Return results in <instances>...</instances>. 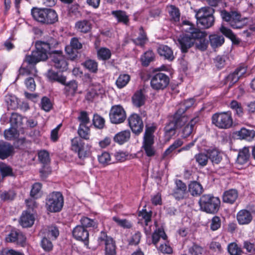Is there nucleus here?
<instances>
[{
  "mask_svg": "<svg viewBox=\"0 0 255 255\" xmlns=\"http://www.w3.org/2000/svg\"><path fill=\"white\" fill-rule=\"evenodd\" d=\"M58 44L57 39L51 36L47 37L44 40L37 41L35 44L36 50L26 56L25 61L31 64L45 61L48 58V53L53 52L52 49L56 48Z\"/></svg>",
  "mask_w": 255,
  "mask_h": 255,
  "instance_id": "nucleus-1",
  "label": "nucleus"
},
{
  "mask_svg": "<svg viewBox=\"0 0 255 255\" xmlns=\"http://www.w3.org/2000/svg\"><path fill=\"white\" fill-rule=\"evenodd\" d=\"M33 18L43 24H52L58 21V15L51 8H33L31 10Z\"/></svg>",
  "mask_w": 255,
  "mask_h": 255,
  "instance_id": "nucleus-2",
  "label": "nucleus"
},
{
  "mask_svg": "<svg viewBox=\"0 0 255 255\" xmlns=\"http://www.w3.org/2000/svg\"><path fill=\"white\" fill-rule=\"evenodd\" d=\"M220 200L218 197L210 194H205L201 196L199 204L201 209L208 213H216L220 206Z\"/></svg>",
  "mask_w": 255,
  "mask_h": 255,
  "instance_id": "nucleus-3",
  "label": "nucleus"
},
{
  "mask_svg": "<svg viewBox=\"0 0 255 255\" xmlns=\"http://www.w3.org/2000/svg\"><path fill=\"white\" fill-rule=\"evenodd\" d=\"M212 123L219 129H229L233 125V119L230 112L217 113L212 117Z\"/></svg>",
  "mask_w": 255,
  "mask_h": 255,
  "instance_id": "nucleus-4",
  "label": "nucleus"
},
{
  "mask_svg": "<svg viewBox=\"0 0 255 255\" xmlns=\"http://www.w3.org/2000/svg\"><path fill=\"white\" fill-rule=\"evenodd\" d=\"M64 203L63 197L59 192H53L46 199V208L50 212H57L61 210Z\"/></svg>",
  "mask_w": 255,
  "mask_h": 255,
  "instance_id": "nucleus-5",
  "label": "nucleus"
},
{
  "mask_svg": "<svg viewBox=\"0 0 255 255\" xmlns=\"http://www.w3.org/2000/svg\"><path fill=\"white\" fill-rule=\"evenodd\" d=\"M26 67L20 68L19 70V76H27L24 80V84L27 89L30 91H34L36 88V84L33 76H35L37 73L35 64H29Z\"/></svg>",
  "mask_w": 255,
  "mask_h": 255,
  "instance_id": "nucleus-6",
  "label": "nucleus"
},
{
  "mask_svg": "<svg viewBox=\"0 0 255 255\" xmlns=\"http://www.w3.org/2000/svg\"><path fill=\"white\" fill-rule=\"evenodd\" d=\"M221 15L223 19L228 22L233 28H241L245 24V21L241 18V14L237 12L222 10Z\"/></svg>",
  "mask_w": 255,
  "mask_h": 255,
  "instance_id": "nucleus-7",
  "label": "nucleus"
},
{
  "mask_svg": "<svg viewBox=\"0 0 255 255\" xmlns=\"http://www.w3.org/2000/svg\"><path fill=\"white\" fill-rule=\"evenodd\" d=\"M189 31L188 33H183L178 38V45L182 52L186 53L188 49L192 47L195 43V33L196 30Z\"/></svg>",
  "mask_w": 255,
  "mask_h": 255,
  "instance_id": "nucleus-8",
  "label": "nucleus"
},
{
  "mask_svg": "<svg viewBox=\"0 0 255 255\" xmlns=\"http://www.w3.org/2000/svg\"><path fill=\"white\" fill-rule=\"evenodd\" d=\"M169 82L168 76L163 73H157L150 77V86L156 91L164 90L168 86Z\"/></svg>",
  "mask_w": 255,
  "mask_h": 255,
  "instance_id": "nucleus-9",
  "label": "nucleus"
},
{
  "mask_svg": "<svg viewBox=\"0 0 255 255\" xmlns=\"http://www.w3.org/2000/svg\"><path fill=\"white\" fill-rule=\"evenodd\" d=\"M99 245L105 246V255H116V245L115 242L111 237L108 236L106 233L101 232L98 238Z\"/></svg>",
  "mask_w": 255,
  "mask_h": 255,
  "instance_id": "nucleus-10",
  "label": "nucleus"
},
{
  "mask_svg": "<svg viewBox=\"0 0 255 255\" xmlns=\"http://www.w3.org/2000/svg\"><path fill=\"white\" fill-rule=\"evenodd\" d=\"M126 111L121 105H114L112 107L109 113L110 120L112 123H122L126 119Z\"/></svg>",
  "mask_w": 255,
  "mask_h": 255,
  "instance_id": "nucleus-11",
  "label": "nucleus"
},
{
  "mask_svg": "<svg viewBox=\"0 0 255 255\" xmlns=\"http://www.w3.org/2000/svg\"><path fill=\"white\" fill-rule=\"evenodd\" d=\"M183 124L179 119L171 118L164 128L165 137L168 140H169L175 134L177 129L181 127Z\"/></svg>",
  "mask_w": 255,
  "mask_h": 255,
  "instance_id": "nucleus-12",
  "label": "nucleus"
},
{
  "mask_svg": "<svg viewBox=\"0 0 255 255\" xmlns=\"http://www.w3.org/2000/svg\"><path fill=\"white\" fill-rule=\"evenodd\" d=\"M71 149L78 153L80 159L87 157L89 153V150L85 147L83 141L78 137L72 139Z\"/></svg>",
  "mask_w": 255,
  "mask_h": 255,
  "instance_id": "nucleus-13",
  "label": "nucleus"
},
{
  "mask_svg": "<svg viewBox=\"0 0 255 255\" xmlns=\"http://www.w3.org/2000/svg\"><path fill=\"white\" fill-rule=\"evenodd\" d=\"M247 72V67L240 66L237 68L235 71L230 73L225 80V83L228 84L229 87H232L237 83L240 78L242 77Z\"/></svg>",
  "mask_w": 255,
  "mask_h": 255,
  "instance_id": "nucleus-14",
  "label": "nucleus"
},
{
  "mask_svg": "<svg viewBox=\"0 0 255 255\" xmlns=\"http://www.w3.org/2000/svg\"><path fill=\"white\" fill-rule=\"evenodd\" d=\"M51 61L53 66L57 69L63 72L68 69V62L66 57L62 54V52L53 51V54L51 56Z\"/></svg>",
  "mask_w": 255,
  "mask_h": 255,
  "instance_id": "nucleus-15",
  "label": "nucleus"
},
{
  "mask_svg": "<svg viewBox=\"0 0 255 255\" xmlns=\"http://www.w3.org/2000/svg\"><path fill=\"white\" fill-rule=\"evenodd\" d=\"M82 44L77 37L71 38L70 45L65 47V51L71 60H73L78 57V50L82 48Z\"/></svg>",
  "mask_w": 255,
  "mask_h": 255,
  "instance_id": "nucleus-16",
  "label": "nucleus"
},
{
  "mask_svg": "<svg viewBox=\"0 0 255 255\" xmlns=\"http://www.w3.org/2000/svg\"><path fill=\"white\" fill-rule=\"evenodd\" d=\"M128 125L132 132L138 134L142 132L143 123L141 118L136 114L131 115L128 119Z\"/></svg>",
  "mask_w": 255,
  "mask_h": 255,
  "instance_id": "nucleus-17",
  "label": "nucleus"
},
{
  "mask_svg": "<svg viewBox=\"0 0 255 255\" xmlns=\"http://www.w3.org/2000/svg\"><path fill=\"white\" fill-rule=\"evenodd\" d=\"M10 127L4 131V136L7 140H13L16 138V114L13 112L11 113L9 119Z\"/></svg>",
  "mask_w": 255,
  "mask_h": 255,
  "instance_id": "nucleus-18",
  "label": "nucleus"
},
{
  "mask_svg": "<svg viewBox=\"0 0 255 255\" xmlns=\"http://www.w3.org/2000/svg\"><path fill=\"white\" fill-rule=\"evenodd\" d=\"M72 234L76 240L85 242V245L88 244L89 232L83 226H76L73 230Z\"/></svg>",
  "mask_w": 255,
  "mask_h": 255,
  "instance_id": "nucleus-19",
  "label": "nucleus"
},
{
  "mask_svg": "<svg viewBox=\"0 0 255 255\" xmlns=\"http://www.w3.org/2000/svg\"><path fill=\"white\" fill-rule=\"evenodd\" d=\"M14 153V147L10 143L0 140V159H5Z\"/></svg>",
  "mask_w": 255,
  "mask_h": 255,
  "instance_id": "nucleus-20",
  "label": "nucleus"
},
{
  "mask_svg": "<svg viewBox=\"0 0 255 255\" xmlns=\"http://www.w3.org/2000/svg\"><path fill=\"white\" fill-rule=\"evenodd\" d=\"M176 186L173 192V196L178 200L186 197L188 193L186 184L180 180H176Z\"/></svg>",
  "mask_w": 255,
  "mask_h": 255,
  "instance_id": "nucleus-21",
  "label": "nucleus"
},
{
  "mask_svg": "<svg viewBox=\"0 0 255 255\" xmlns=\"http://www.w3.org/2000/svg\"><path fill=\"white\" fill-rule=\"evenodd\" d=\"M157 52L161 57L169 61H172L175 58L172 48L167 45H159L157 48Z\"/></svg>",
  "mask_w": 255,
  "mask_h": 255,
  "instance_id": "nucleus-22",
  "label": "nucleus"
},
{
  "mask_svg": "<svg viewBox=\"0 0 255 255\" xmlns=\"http://www.w3.org/2000/svg\"><path fill=\"white\" fill-rule=\"evenodd\" d=\"M196 31V32L195 35V43L194 44H195L196 47L197 49L201 51H204L207 47V43L205 40L206 34L204 32L201 31L200 30Z\"/></svg>",
  "mask_w": 255,
  "mask_h": 255,
  "instance_id": "nucleus-23",
  "label": "nucleus"
},
{
  "mask_svg": "<svg viewBox=\"0 0 255 255\" xmlns=\"http://www.w3.org/2000/svg\"><path fill=\"white\" fill-rule=\"evenodd\" d=\"M237 219L240 225H247L251 222L253 220V216L250 211L243 209L237 213Z\"/></svg>",
  "mask_w": 255,
  "mask_h": 255,
  "instance_id": "nucleus-24",
  "label": "nucleus"
},
{
  "mask_svg": "<svg viewBox=\"0 0 255 255\" xmlns=\"http://www.w3.org/2000/svg\"><path fill=\"white\" fill-rule=\"evenodd\" d=\"M238 198V192L236 189H231L224 192L223 195V201L232 204Z\"/></svg>",
  "mask_w": 255,
  "mask_h": 255,
  "instance_id": "nucleus-25",
  "label": "nucleus"
},
{
  "mask_svg": "<svg viewBox=\"0 0 255 255\" xmlns=\"http://www.w3.org/2000/svg\"><path fill=\"white\" fill-rule=\"evenodd\" d=\"M237 135L240 139L251 141L255 137V131L253 129L242 128L240 130L237 131Z\"/></svg>",
  "mask_w": 255,
  "mask_h": 255,
  "instance_id": "nucleus-26",
  "label": "nucleus"
},
{
  "mask_svg": "<svg viewBox=\"0 0 255 255\" xmlns=\"http://www.w3.org/2000/svg\"><path fill=\"white\" fill-rule=\"evenodd\" d=\"M75 28L80 32L87 33L91 31L92 24L89 20L83 19L79 20L75 23Z\"/></svg>",
  "mask_w": 255,
  "mask_h": 255,
  "instance_id": "nucleus-27",
  "label": "nucleus"
},
{
  "mask_svg": "<svg viewBox=\"0 0 255 255\" xmlns=\"http://www.w3.org/2000/svg\"><path fill=\"white\" fill-rule=\"evenodd\" d=\"M34 220L33 214L24 212L21 216L19 223L23 227H29L34 224Z\"/></svg>",
  "mask_w": 255,
  "mask_h": 255,
  "instance_id": "nucleus-28",
  "label": "nucleus"
},
{
  "mask_svg": "<svg viewBox=\"0 0 255 255\" xmlns=\"http://www.w3.org/2000/svg\"><path fill=\"white\" fill-rule=\"evenodd\" d=\"M188 191L193 196H199L203 192L202 185L196 181L190 182L188 185Z\"/></svg>",
  "mask_w": 255,
  "mask_h": 255,
  "instance_id": "nucleus-29",
  "label": "nucleus"
},
{
  "mask_svg": "<svg viewBox=\"0 0 255 255\" xmlns=\"http://www.w3.org/2000/svg\"><path fill=\"white\" fill-rule=\"evenodd\" d=\"M111 13L117 19L118 22L122 23L125 25L128 24L129 18L126 11L121 10H113L111 12Z\"/></svg>",
  "mask_w": 255,
  "mask_h": 255,
  "instance_id": "nucleus-30",
  "label": "nucleus"
},
{
  "mask_svg": "<svg viewBox=\"0 0 255 255\" xmlns=\"http://www.w3.org/2000/svg\"><path fill=\"white\" fill-rule=\"evenodd\" d=\"M145 97L141 90L136 91L132 97L133 105L137 108H139L144 105Z\"/></svg>",
  "mask_w": 255,
  "mask_h": 255,
  "instance_id": "nucleus-31",
  "label": "nucleus"
},
{
  "mask_svg": "<svg viewBox=\"0 0 255 255\" xmlns=\"http://www.w3.org/2000/svg\"><path fill=\"white\" fill-rule=\"evenodd\" d=\"M154 140H143L142 148L148 157H153L156 154V150L153 146Z\"/></svg>",
  "mask_w": 255,
  "mask_h": 255,
  "instance_id": "nucleus-32",
  "label": "nucleus"
},
{
  "mask_svg": "<svg viewBox=\"0 0 255 255\" xmlns=\"http://www.w3.org/2000/svg\"><path fill=\"white\" fill-rule=\"evenodd\" d=\"M130 137V132L129 130H125L116 134L114 137V140L119 144H123L128 141Z\"/></svg>",
  "mask_w": 255,
  "mask_h": 255,
  "instance_id": "nucleus-33",
  "label": "nucleus"
},
{
  "mask_svg": "<svg viewBox=\"0 0 255 255\" xmlns=\"http://www.w3.org/2000/svg\"><path fill=\"white\" fill-rule=\"evenodd\" d=\"M214 9L210 7H204L199 9L196 12L195 16L197 20L209 16H214Z\"/></svg>",
  "mask_w": 255,
  "mask_h": 255,
  "instance_id": "nucleus-34",
  "label": "nucleus"
},
{
  "mask_svg": "<svg viewBox=\"0 0 255 255\" xmlns=\"http://www.w3.org/2000/svg\"><path fill=\"white\" fill-rule=\"evenodd\" d=\"M207 154L209 159L213 164H219L222 160V154L218 149H209Z\"/></svg>",
  "mask_w": 255,
  "mask_h": 255,
  "instance_id": "nucleus-35",
  "label": "nucleus"
},
{
  "mask_svg": "<svg viewBox=\"0 0 255 255\" xmlns=\"http://www.w3.org/2000/svg\"><path fill=\"white\" fill-rule=\"evenodd\" d=\"M47 77L51 81H57L63 85H66V77L59 75L57 72L49 70L47 73Z\"/></svg>",
  "mask_w": 255,
  "mask_h": 255,
  "instance_id": "nucleus-36",
  "label": "nucleus"
},
{
  "mask_svg": "<svg viewBox=\"0 0 255 255\" xmlns=\"http://www.w3.org/2000/svg\"><path fill=\"white\" fill-rule=\"evenodd\" d=\"M250 156L249 147H244L242 150H240L237 161L240 164H244L248 161Z\"/></svg>",
  "mask_w": 255,
  "mask_h": 255,
  "instance_id": "nucleus-37",
  "label": "nucleus"
},
{
  "mask_svg": "<svg viewBox=\"0 0 255 255\" xmlns=\"http://www.w3.org/2000/svg\"><path fill=\"white\" fill-rule=\"evenodd\" d=\"M97 49V57L99 60L106 61L111 57L112 53L111 50L106 47H96Z\"/></svg>",
  "mask_w": 255,
  "mask_h": 255,
  "instance_id": "nucleus-38",
  "label": "nucleus"
},
{
  "mask_svg": "<svg viewBox=\"0 0 255 255\" xmlns=\"http://www.w3.org/2000/svg\"><path fill=\"white\" fill-rule=\"evenodd\" d=\"M198 118H195L192 119L190 123L184 127L182 131V136L183 138H186L191 134L193 130L194 125L198 122Z\"/></svg>",
  "mask_w": 255,
  "mask_h": 255,
  "instance_id": "nucleus-39",
  "label": "nucleus"
},
{
  "mask_svg": "<svg viewBox=\"0 0 255 255\" xmlns=\"http://www.w3.org/2000/svg\"><path fill=\"white\" fill-rule=\"evenodd\" d=\"M188 253L189 255H202L204 252L203 248L195 243L192 242L187 246Z\"/></svg>",
  "mask_w": 255,
  "mask_h": 255,
  "instance_id": "nucleus-40",
  "label": "nucleus"
},
{
  "mask_svg": "<svg viewBox=\"0 0 255 255\" xmlns=\"http://www.w3.org/2000/svg\"><path fill=\"white\" fill-rule=\"evenodd\" d=\"M155 59V54L153 52L149 50L145 52L141 57L142 65L144 66H147L149 63Z\"/></svg>",
  "mask_w": 255,
  "mask_h": 255,
  "instance_id": "nucleus-41",
  "label": "nucleus"
},
{
  "mask_svg": "<svg viewBox=\"0 0 255 255\" xmlns=\"http://www.w3.org/2000/svg\"><path fill=\"white\" fill-rule=\"evenodd\" d=\"M210 43L213 48L221 46L224 42V38L222 35L217 34L211 35L209 36Z\"/></svg>",
  "mask_w": 255,
  "mask_h": 255,
  "instance_id": "nucleus-42",
  "label": "nucleus"
},
{
  "mask_svg": "<svg viewBox=\"0 0 255 255\" xmlns=\"http://www.w3.org/2000/svg\"><path fill=\"white\" fill-rule=\"evenodd\" d=\"M220 31L225 36L230 38L233 43L238 44L240 42L239 39L237 38L236 35L233 33L232 31L230 29L226 27L223 25H222L220 28Z\"/></svg>",
  "mask_w": 255,
  "mask_h": 255,
  "instance_id": "nucleus-43",
  "label": "nucleus"
},
{
  "mask_svg": "<svg viewBox=\"0 0 255 255\" xmlns=\"http://www.w3.org/2000/svg\"><path fill=\"white\" fill-rule=\"evenodd\" d=\"M148 38L143 27H140L139 29V36L135 39H133L134 43L137 45L143 46L147 41Z\"/></svg>",
  "mask_w": 255,
  "mask_h": 255,
  "instance_id": "nucleus-44",
  "label": "nucleus"
},
{
  "mask_svg": "<svg viewBox=\"0 0 255 255\" xmlns=\"http://www.w3.org/2000/svg\"><path fill=\"white\" fill-rule=\"evenodd\" d=\"M229 107L235 112L238 117H242L243 116L244 110L241 103L236 100H232L230 103Z\"/></svg>",
  "mask_w": 255,
  "mask_h": 255,
  "instance_id": "nucleus-45",
  "label": "nucleus"
},
{
  "mask_svg": "<svg viewBox=\"0 0 255 255\" xmlns=\"http://www.w3.org/2000/svg\"><path fill=\"white\" fill-rule=\"evenodd\" d=\"M196 162L200 167H204L207 165L208 163L209 156L208 154L199 153L194 156Z\"/></svg>",
  "mask_w": 255,
  "mask_h": 255,
  "instance_id": "nucleus-46",
  "label": "nucleus"
},
{
  "mask_svg": "<svg viewBox=\"0 0 255 255\" xmlns=\"http://www.w3.org/2000/svg\"><path fill=\"white\" fill-rule=\"evenodd\" d=\"M81 226L84 228H92L96 229L98 227V223L94 220L91 219L88 217H83L80 220Z\"/></svg>",
  "mask_w": 255,
  "mask_h": 255,
  "instance_id": "nucleus-47",
  "label": "nucleus"
},
{
  "mask_svg": "<svg viewBox=\"0 0 255 255\" xmlns=\"http://www.w3.org/2000/svg\"><path fill=\"white\" fill-rule=\"evenodd\" d=\"M161 238L164 240H166L167 237L164 231L159 229L155 231L152 234V243L154 245H156Z\"/></svg>",
  "mask_w": 255,
  "mask_h": 255,
  "instance_id": "nucleus-48",
  "label": "nucleus"
},
{
  "mask_svg": "<svg viewBox=\"0 0 255 255\" xmlns=\"http://www.w3.org/2000/svg\"><path fill=\"white\" fill-rule=\"evenodd\" d=\"M100 86H95L91 88L87 92L86 95V99L90 102L93 101L96 97L98 96L99 93L100 91Z\"/></svg>",
  "mask_w": 255,
  "mask_h": 255,
  "instance_id": "nucleus-49",
  "label": "nucleus"
},
{
  "mask_svg": "<svg viewBox=\"0 0 255 255\" xmlns=\"http://www.w3.org/2000/svg\"><path fill=\"white\" fill-rule=\"evenodd\" d=\"M130 80V76L128 74H121L116 81V85L119 88L126 86Z\"/></svg>",
  "mask_w": 255,
  "mask_h": 255,
  "instance_id": "nucleus-50",
  "label": "nucleus"
},
{
  "mask_svg": "<svg viewBox=\"0 0 255 255\" xmlns=\"http://www.w3.org/2000/svg\"><path fill=\"white\" fill-rule=\"evenodd\" d=\"M215 18L214 16H209L197 20V24H201L203 27L208 28L211 27L214 23Z\"/></svg>",
  "mask_w": 255,
  "mask_h": 255,
  "instance_id": "nucleus-51",
  "label": "nucleus"
},
{
  "mask_svg": "<svg viewBox=\"0 0 255 255\" xmlns=\"http://www.w3.org/2000/svg\"><path fill=\"white\" fill-rule=\"evenodd\" d=\"M186 110L187 108L185 107V105H183L182 103H181L178 106L176 112L172 118H176V119H179L180 120H181V121H182V123L184 124L185 122L186 118L184 116H182V115Z\"/></svg>",
  "mask_w": 255,
  "mask_h": 255,
  "instance_id": "nucleus-52",
  "label": "nucleus"
},
{
  "mask_svg": "<svg viewBox=\"0 0 255 255\" xmlns=\"http://www.w3.org/2000/svg\"><path fill=\"white\" fill-rule=\"evenodd\" d=\"M16 97L14 95L8 94L5 97V102L8 110H15L16 108Z\"/></svg>",
  "mask_w": 255,
  "mask_h": 255,
  "instance_id": "nucleus-53",
  "label": "nucleus"
},
{
  "mask_svg": "<svg viewBox=\"0 0 255 255\" xmlns=\"http://www.w3.org/2000/svg\"><path fill=\"white\" fill-rule=\"evenodd\" d=\"M0 172L1 173L2 179L6 176L13 175L12 168L3 162H0Z\"/></svg>",
  "mask_w": 255,
  "mask_h": 255,
  "instance_id": "nucleus-54",
  "label": "nucleus"
},
{
  "mask_svg": "<svg viewBox=\"0 0 255 255\" xmlns=\"http://www.w3.org/2000/svg\"><path fill=\"white\" fill-rule=\"evenodd\" d=\"M83 65L91 72L96 73L98 70V63L95 60L91 59L87 60Z\"/></svg>",
  "mask_w": 255,
  "mask_h": 255,
  "instance_id": "nucleus-55",
  "label": "nucleus"
},
{
  "mask_svg": "<svg viewBox=\"0 0 255 255\" xmlns=\"http://www.w3.org/2000/svg\"><path fill=\"white\" fill-rule=\"evenodd\" d=\"M168 12L172 20L178 21L180 19V13L179 9L174 5L169 6Z\"/></svg>",
  "mask_w": 255,
  "mask_h": 255,
  "instance_id": "nucleus-56",
  "label": "nucleus"
},
{
  "mask_svg": "<svg viewBox=\"0 0 255 255\" xmlns=\"http://www.w3.org/2000/svg\"><path fill=\"white\" fill-rule=\"evenodd\" d=\"M183 141L181 139H177L165 151L163 155L167 156L177 148L181 146Z\"/></svg>",
  "mask_w": 255,
  "mask_h": 255,
  "instance_id": "nucleus-57",
  "label": "nucleus"
},
{
  "mask_svg": "<svg viewBox=\"0 0 255 255\" xmlns=\"http://www.w3.org/2000/svg\"><path fill=\"white\" fill-rule=\"evenodd\" d=\"M7 233L5 238L6 243H14L16 241V229L14 228L11 229L10 227L7 228Z\"/></svg>",
  "mask_w": 255,
  "mask_h": 255,
  "instance_id": "nucleus-58",
  "label": "nucleus"
},
{
  "mask_svg": "<svg viewBox=\"0 0 255 255\" xmlns=\"http://www.w3.org/2000/svg\"><path fill=\"white\" fill-rule=\"evenodd\" d=\"M228 250L231 255H242L243 251L235 243H232L228 245Z\"/></svg>",
  "mask_w": 255,
  "mask_h": 255,
  "instance_id": "nucleus-59",
  "label": "nucleus"
},
{
  "mask_svg": "<svg viewBox=\"0 0 255 255\" xmlns=\"http://www.w3.org/2000/svg\"><path fill=\"white\" fill-rule=\"evenodd\" d=\"M93 123L95 127L102 129L105 126V119L98 114H95L93 117Z\"/></svg>",
  "mask_w": 255,
  "mask_h": 255,
  "instance_id": "nucleus-60",
  "label": "nucleus"
},
{
  "mask_svg": "<svg viewBox=\"0 0 255 255\" xmlns=\"http://www.w3.org/2000/svg\"><path fill=\"white\" fill-rule=\"evenodd\" d=\"M39 161L44 165H47L50 162L49 153L46 150L40 151L38 153Z\"/></svg>",
  "mask_w": 255,
  "mask_h": 255,
  "instance_id": "nucleus-61",
  "label": "nucleus"
},
{
  "mask_svg": "<svg viewBox=\"0 0 255 255\" xmlns=\"http://www.w3.org/2000/svg\"><path fill=\"white\" fill-rule=\"evenodd\" d=\"M89 128L87 126L84 125H80L78 130L79 136L84 139H89Z\"/></svg>",
  "mask_w": 255,
  "mask_h": 255,
  "instance_id": "nucleus-62",
  "label": "nucleus"
},
{
  "mask_svg": "<svg viewBox=\"0 0 255 255\" xmlns=\"http://www.w3.org/2000/svg\"><path fill=\"white\" fill-rule=\"evenodd\" d=\"M40 245L43 250L49 252L53 250V245L52 242L46 237H43L40 242Z\"/></svg>",
  "mask_w": 255,
  "mask_h": 255,
  "instance_id": "nucleus-63",
  "label": "nucleus"
},
{
  "mask_svg": "<svg viewBox=\"0 0 255 255\" xmlns=\"http://www.w3.org/2000/svg\"><path fill=\"white\" fill-rule=\"evenodd\" d=\"M41 108L47 112L50 111L52 109V104L48 98L46 97H43L41 99Z\"/></svg>",
  "mask_w": 255,
  "mask_h": 255,
  "instance_id": "nucleus-64",
  "label": "nucleus"
}]
</instances>
